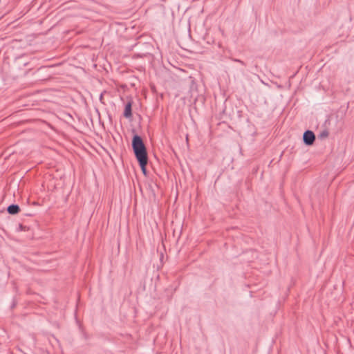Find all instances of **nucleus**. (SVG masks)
Wrapping results in <instances>:
<instances>
[{
  "label": "nucleus",
  "instance_id": "nucleus-3",
  "mask_svg": "<svg viewBox=\"0 0 354 354\" xmlns=\"http://www.w3.org/2000/svg\"><path fill=\"white\" fill-rule=\"evenodd\" d=\"M132 105L133 100H129L125 104L123 115L126 118H131L132 117Z\"/></svg>",
  "mask_w": 354,
  "mask_h": 354
},
{
  "label": "nucleus",
  "instance_id": "nucleus-4",
  "mask_svg": "<svg viewBox=\"0 0 354 354\" xmlns=\"http://www.w3.org/2000/svg\"><path fill=\"white\" fill-rule=\"evenodd\" d=\"M7 212L10 214L15 215L20 212V207L18 205L12 204L8 207Z\"/></svg>",
  "mask_w": 354,
  "mask_h": 354
},
{
  "label": "nucleus",
  "instance_id": "nucleus-7",
  "mask_svg": "<svg viewBox=\"0 0 354 354\" xmlns=\"http://www.w3.org/2000/svg\"><path fill=\"white\" fill-rule=\"evenodd\" d=\"M232 60L233 62H239L240 63L242 66H245V64L243 61L241 60V59H235V58H232Z\"/></svg>",
  "mask_w": 354,
  "mask_h": 354
},
{
  "label": "nucleus",
  "instance_id": "nucleus-8",
  "mask_svg": "<svg viewBox=\"0 0 354 354\" xmlns=\"http://www.w3.org/2000/svg\"><path fill=\"white\" fill-rule=\"evenodd\" d=\"M26 227V226H24L21 224L19 225V228L21 230H25Z\"/></svg>",
  "mask_w": 354,
  "mask_h": 354
},
{
  "label": "nucleus",
  "instance_id": "nucleus-5",
  "mask_svg": "<svg viewBox=\"0 0 354 354\" xmlns=\"http://www.w3.org/2000/svg\"><path fill=\"white\" fill-rule=\"evenodd\" d=\"M140 167V169L142 171V173L146 175L147 174V163H148V159H144V160H137Z\"/></svg>",
  "mask_w": 354,
  "mask_h": 354
},
{
  "label": "nucleus",
  "instance_id": "nucleus-6",
  "mask_svg": "<svg viewBox=\"0 0 354 354\" xmlns=\"http://www.w3.org/2000/svg\"><path fill=\"white\" fill-rule=\"evenodd\" d=\"M321 138H324L328 136V132L326 130L323 131L319 136Z\"/></svg>",
  "mask_w": 354,
  "mask_h": 354
},
{
  "label": "nucleus",
  "instance_id": "nucleus-2",
  "mask_svg": "<svg viewBox=\"0 0 354 354\" xmlns=\"http://www.w3.org/2000/svg\"><path fill=\"white\" fill-rule=\"evenodd\" d=\"M303 140L306 145H312L315 140V135L310 130H306L303 135Z\"/></svg>",
  "mask_w": 354,
  "mask_h": 354
},
{
  "label": "nucleus",
  "instance_id": "nucleus-1",
  "mask_svg": "<svg viewBox=\"0 0 354 354\" xmlns=\"http://www.w3.org/2000/svg\"><path fill=\"white\" fill-rule=\"evenodd\" d=\"M131 146L137 160L148 159L146 146L140 136L135 134L133 136Z\"/></svg>",
  "mask_w": 354,
  "mask_h": 354
}]
</instances>
